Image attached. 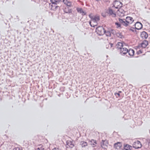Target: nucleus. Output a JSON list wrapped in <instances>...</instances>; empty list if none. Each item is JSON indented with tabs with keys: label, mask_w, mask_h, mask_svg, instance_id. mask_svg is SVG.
Segmentation results:
<instances>
[{
	"label": "nucleus",
	"mask_w": 150,
	"mask_h": 150,
	"mask_svg": "<svg viewBox=\"0 0 150 150\" xmlns=\"http://www.w3.org/2000/svg\"><path fill=\"white\" fill-rule=\"evenodd\" d=\"M103 28L101 26H98L96 29V31L99 36H102L103 34Z\"/></svg>",
	"instance_id": "f257e3e1"
},
{
	"label": "nucleus",
	"mask_w": 150,
	"mask_h": 150,
	"mask_svg": "<svg viewBox=\"0 0 150 150\" xmlns=\"http://www.w3.org/2000/svg\"><path fill=\"white\" fill-rule=\"evenodd\" d=\"M142 144L139 141H136L134 142L133 144V147L135 149L140 148L142 147Z\"/></svg>",
	"instance_id": "f03ea898"
},
{
	"label": "nucleus",
	"mask_w": 150,
	"mask_h": 150,
	"mask_svg": "<svg viewBox=\"0 0 150 150\" xmlns=\"http://www.w3.org/2000/svg\"><path fill=\"white\" fill-rule=\"evenodd\" d=\"M51 3L52 4L51 5V9L54 11H56L59 8H60V7L59 6H57V5L58 4L55 3L54 2H53L52 0H50Z\"/></svg>",
	"instance_id": "7ed1b4c3"
},
{
	"label": "nucleus",
	"mask_w": 150,
	"mask_h": 150,
	"mask_svg": "<svg viewBox=\"0 0 150 150\" xmlns=\"http://www.w3.org/2000/svg\"><path fill=\"white\" fill-rule=\"evenodd\" d=\"M136 29L139 30L141 29L142 28V23L139 22H137L134 25Z\"/></svg>",
	"instance_id": "20e7f679"
},
{
	"label": "nucleus",
	"mask_w": 150,
	"mask_h": 150,
	"mask_svg": "<svg viewBox=\"0 0 150 150\" xmlns=\"http://www.w3.org/2000/svg\"><path fill=\"white\" fill-rule=\"evenodd\" d=\"M148 44V41L146 40H144L143 41L141 44H139L137 46V47H141L142 48H145Z\"/></svg>",
	"instance_id": "39448f33"
},
{
	"label": "nucleus",
	"mask_w": 150,
	"mask_h": 150,
	"mask_svg": "<svg viewBox=\"0 0 150 150\" xmlns=\"http://www.w3.org/2000/svg\"><path fill=\"white\" fill-rule=\"evenodd\" d=\"M128 50L125 47H122L120 49V54L121 55H125L127 53Z\"/></svg>",
	"instance_id": "423d86ee"
},
{
	"label": "nucleus",
	"mask_w": 150,
	"mask_h": 150,
	"mask_svg": "<svg viewBox=\"0 0 150 150\" xmlns=\"http://www.w3.org/2000/svg\"><path fill=\"white\" fill-rule=\"evenodd\" d=\"M122 146V143L120 142H117L114 144V147L117 149H120Z\"/></svg>",
	"instance_id": "0eeeda50"
},
{
	"label": "nucleus",
	"mask_w": 150,
	"mask_h": 150,
	"mask_svg": "<svg viewBox=\"0 0 150 150\" xmlns=\"http://www.w3.org/2000/svg\"><path fill=\"white\" fill-rule=\"evenodd\" d=\"M125 21L127 23L131 24L134 21V20L132 17L127 16L126 18Z\"/></svg>",
	"instance_id": "6e6552de"
},
{
	"label": "nucleus",
	"mask_w": 150,
	"mask_h": 150,
	"mask_svg": "<svg viewBox=\"0 0 150 150\" xmlns=\"http://www.w3.org/2000/svg\"><path fill=\"white\" fill-rule=\"evenodd\" d=\"M123 149L125 150H131L132 146L129 144H125L123 145Z\"/></svg>",
	"instance_id": "1a4fd4ad"
},
{
	"label": "nucleus",
	"mask_w": 150,
	"mask_h": 150,
	"mask_svg": "<svg viewBox=\"0 0 150 150\" xmlns=\"http://www.w3.org/2000/svg\"><path fill=\"white\" fill-rule=\"evenodd\" d=\"M112 33L114 34H115L119 38H124V36L121 33H115L114 30H112Z\"/></svg>",
	"instance_id": "9d476101"
},
{
	"label": "nucleus",
	"mask_w": 150,
	"mask_h": 150,
	"mask_svg": "<svg viewBox=\"0 0 150 150\" xmlns=\"http://www.w3.org/2000/svg\"><path fill=\"white\" fill-rule=\"evenodd\" d=\"M89 17L91 18V20L93 22H96L97 21L100 20L99 17H95L94 18H93L92 16H91L90 15L89 16Z\"/></svg>",
	"instance_id": "9b49d317"
},
{
	"label": "nucleus",
	"mask_w": 150,
	"mask_h": 150,
	"mask_svg": "<svg viewBox=\"0 0 150 150\" xmlns=\"http://www.w3.org/2000/svg\"><path fill=\"white\" fill-rule=\"evenodd\" d=\"M122 4L120 1H118L117 0H115L114 2V6H118L119 8H121L122 6Z\"/></svg>",
	"instance_id": "f8f14e48"
},
{
	"label": "nucleus",
	"mask_w": 150,
	"mask_h": 150,
	"mask_svg": "<svg viewBox=\"0 0 150 150\" xmlns=\"http://www.w3.org/2000/svg\"><path fill=\"white\" fill-rule=\"evenodd\" d=\"M140 35L143 39H146L148 36L147 33L144 31L142 32Z\"/></svg>",
	"instance_id": "ddd939ff"
},
{
	"label": "nucleus",
	"mask_w": 150,
	"mask_h": 150,
	"mask_svg": "<svg viewBox=\"0 0 150 150\" xmlns=\"http://www.w3.org/2000/svg\"><path fill=\"white\" fill-rule=\"evenodd\" d=\"M127 53L130 56H133L134 53V50L132 49H130L128 50Z\"/></svg>",
	"instance_id": "4468645a"
},
{
	"label": "nucleus",
	"mask_w": 150,
	"mask_h": 150,
	"mask_svg": "<svg viewBox=\"0 0 150 150\" xmlns=\"http://www.w3.org/2000/svg\"><path fill=\"white\" fill-rule=\"evenodd\" d=\"M64 11L65 13H71L72 12V9H70L68 7H67L65 8V9L64 10Z\"/></svg>",
	"instance_id": "2eb2a0df"
},
{
	"label": "nucleus",
	"mask_w": 150,
	"mask_h": 150,
	"mask_svg": "<svg viewBox=\"0 0 150 150\" xmlns=\"http://www.w3.org/2000/svg\"><path fill=\"white\" fill-rule=\"evenodd\" d=\"M117 47L119 49L123 47L124 46L123 43L122 42H118L117 45Z\"/></svg>",
	"instance_id": "dca6fc26"
},
{
	"label": "nucleus",
	"mask_w": 150,
	"mask_h": 150,
	"mask_svg": "<svg viewBox=\"0 0 150 150\" xmlns=\"http://www.w3.org/2000/svg\"><path fill=\"white\" fill-rule=\"evenodd\" d=\"M108 13L110 15H113V16L114 17H115L116 16V14L115 13H113L112 10L111 9H109V12Z\"/></svg>",
	"instance_id": "f3484780"
},
{
	"label": "nucleus",
	"mask_w": 150,
	"mask_h": 150,
	"mask_svg": "<svg viewBox=\"0 0 150 150\" xmlns=\"http://www.w3.org/2000/svg\"><path fill=\"white\" fill-rule=\"evenodd\" d=\"M104 34H105L107 36H110L111 35V34L110 32L108 31H106L104 29Z\"/></svg>",
	"instance_id": "a211bd4d"
},
{
	"label": "nucleus",
	"mask_w": 150,
	"mask_h": 150,
	"mask_svg": "<svg viewBox=\"0 0 150 150\" xmlns=\"http://www.w3.org/2000/svg\"><path fill=\"white\" fill-rule=\"evenodd\" d=\"M93 23L92 24V23L91 21L89 22V23L90 25V26L91 27H95L97 25V23L96 22H93Z\"/></svg>",
	"instance_id": "6ab92c4d"
},
{
	"label": "nucleus",
	"mask_w": 150,
	"mask_h": 150,
	"mask_svg": "<svg viewBox=\"0 0 150 150\" xmlns=\"http://www.w3.org/2000/svg\"><path fill=\"white\" fill-rule=\"evenodd\" d=\"M64 4H65L68 6L70 7L71 6V2L69 1L68 0H66L65 2L64 3Z\"/></svg>",
	"instance_id": "aec40b11"
},
{
	"label": "nucleus",
	"mask_w": 150,
	"mask_h": 150,
	"mask_svg": "<svg viewBox=\"0 0 150 150\" xmlns=\"http://www.w3.org/2000/svg\"><path fill=\"white\" fill-rule=\"evenodd\" d=\"M90 142H91V144L92 145H93V147H94V145H95L94 144H96V141L94 139H92L90 141Z\"/></svg>",
	"instance_id": "412c9836"
},
{
	"label": "nucleus",
	"mask_w": 150,
	"mask_h": 150,
	"mask_svg": "<svg viewBox=\"0 0 150 150\" xmlns=\"http://www.w3.org/2000/svg\"><path fill=\"white\" fill-rule=\"evenodd\" d=\"M76 10L77 11L81 14L82 12H83V9L82 8H76Z\"/></svg>",
	"instance_id": "4be33fe9"
},
{
	"label": "nucleus",
	"mask_w": 150,
	"mask_h": 150,
	"mask_svg": "<svg viewBox=\"0 0 150 150\" xmlns=\"http://www.w3.org/2000/svg\"><path fill=\"white\" fill-rule=\"evenodd\" d=\"M81 142H83L81 144L82 147H85L87 146V143L86 142H85L84 141H81Z\"/></svg>",
	"instance_id": "5701e85b"
},
{
	"label": "nucleus",
	"mask_w": 150,
	"mask_h": 150,
	"mask_svg": "<svg viewBox=\"0 0 150 150\" xmlns=\"http://www.w3.org/2000/svg\"><path fill=\"white\" fill-rule=\"evenodd\" d=\"M122 24L125 27H127L129 25V24L127 23V22H126L125 19Z\"/></svg>",
	"instance_id": "b1692460"
},
{
	"label": "nucleus",
	"mask_w": 150,
	"mask_h": 150,
	"mask_svg": "<svg viewBox=\"0 0 150 150\" xmlns=\"http://www.w3.org/2000/svg\"><path fill=\"white\" fill-rule=\"evenodd\" d=\"M115 24L117 25L116 28H121V24L119 23L118 22H116L115 23Z\"/></svg>",
	"instance_id": "393cba45"
},
{
	"label": "nucleus",
	"mask_w": 150,
	"mask_h": 150,
	"mask_svg": "<svg viewBox=\"0 0 150 150\" xmlns=\"http://www.w3.org/2000/svg\"><path fill=\"white\" fill-rule=\"evenodd\" d=\"M108 144V140H104V145H105V146H107Z\"/></svg>",
	"instance_id": "a878e982"
},
{
	"label": "nucleus",
	"mask_w": 150,
	"mask_h": 150,
	"mask_svg": "<svg viewBox=\"0 0 150 150\" xmlns=\"http://www.w3.org/2000/svg\"><path fill=\"white\" fill-rule=\"evenodd\" d=\"M118 11L121 13H124V12H125L123 9L120 8L118 10Z\"/></svg>",
	"instance_id": "bb28decb"
},
{
	"label": "nucleus",
	"mask_w": 150,
	"mask_h": 150,
	"mask_svg": "<svg viewBox=\"0 0 150 150\" xmlns=\"http://www.w3.org/2000/svg\"><path fill=\"white\" fill-rule=\"evenodd\" d=\"M125 19H121L120 18H119L118 20L120 22V23H121L122 24L124 21H125Z\"/></svg>",
	"instance_id": "cd10ccee"
},
{
	"label": "nucleus",
	"mask_w": 150,
	"mask_h": 150,
	"mask_svg": "<svg viewBox=\"0 0 150 150\" xmlns=\"http://www.w3.org/2000/svg\"><path fill=\"white\" fill-rule=\"evenodd\" d=\"M39 146H40L39 147H38L37 148V149L39 150H44V148H42V146L41 145H39Z\"/></svg>",
	"instance_id": "c85d7f7f"
},
{
	"label": "nucleus",
	"mask_w": 150,
	"mask_h": 150,
	"mask_svg": "<svg viewBox=\"0 0 150 150\" xmlns=\"http://www.w3.org/2000/svg\"><path fill=\"white\" fill-rule=\"evenodd\" d=\"M69 142L70 143L69 144V146L70 147H71V148H72L74 146V144H73L72 143V142H71L70 141Z\"/></svg>",
	"instance_id": "c756f323"
},
{
	"label": "nucleus",
	"mask_w": 150,
	"mask_h": 150,
	"mask_svg": "<svg viewBox=\"0 0 150 150\" xmlns=\"http://www.w3.org/2000/svg\"><path fill=\"white\" fill-rule=\"evenodd\" d=\"M135 29L133 27H131V28L129 29V30H131L133 32H134V29Z\"/></svg>",
	"instance_id": "7c9ffc66"
},
{
	"label": "nucleus",
	"mask_w": 150,
	"mask_h": 150,
	"mask_svg": "<svg viewBox=\"0 0 150 150\" xmlns=\"http://www.w3.org/2000/svg\"><path fill=\"white\" fill-rule=\"evenodd\" d=\"M142 53V52L141 50H139L137 52V53L138 54H139Z\"/></svg>",
	"instance_id": "2f4dec72"
},
{
	"label": "nucleus",
	"mask_w": 150,
	"mask_h": 150,
	"mask_svg": "<svg viewBox=\"0 0 150 150\" xmlns=\"http://www.w3.org/2000/svg\"><path fill=\"white\" fill-rule=\"evenodd\" d=\"M115 95L116 96H117V95L119 97L120 96V94L118 93H115Z\"/></svg>",
	"instance_id": "473e14b6"
},
{
	"label": "nucleus",
	"mask_w": 150,
	"mask_h": 150,
	"mask_svg": "<svg viewBox=\"0 0 150 150\" xmlns=\"http://www.w3.org/2000/svg\"><path fill=\"white\" fill-rule=\"evenodd\" d=\"M82 15L83 16H84V15H86V13L84 12L83 11V12H82Z\"/></svg>",
	"instance_id": "72a5a7b5"
},
{
	"label": "nucleus",
	"mask_w": 150,
	"mask_h": 150,
	"mask_svg": "<svg viewBox=\"0 0 150 150\" xmlns=\"http://www.w3.org/2000/svg\"><path fill=\"white\" fill-rule=\"evenodd\" d=\"M101 146L103 148V140H102V142L101 143Z\"/></svg>",
	"instance_id": "f704fd0d"
},
{
	"label": "nucleus",
	"mask_w": 150,
	"mask_h": 150,
	"mask_svg": "<svg viewBox=\"0 0 150 150\" xmlns=\"http://www.w3.org/2000/svg\"><path fill=\"white\" fill-rule=\"evenodd\" d=\"M104 1L109 3L110 2V0H104Z\"/></svg>",
	"instance_id": "c9c22d12"
},
{
	"label": "nucleus",
	"mask_w": 150,
	"mask_h": 150,
	"mask_svg": "<svg viewBox=\"0 0 150 150\" xmlns=\"http://www.w3.org/2000/svg\"><path fill=\"white\" fill-rule=\"evenodd\" d=\"M109 44L110 45V47H112V46H113V44L111 43H109Z\"/></svg>",
	"instance_id": "e433bc0d"
},
{
	"label": "nucleus",
	"mask_w": 150,
	"mask_h": 150,
	"mask_svg": "<svg viewBox=\"0 0 150 150\" xmlns=\"http://www.w3.org/2000/svg\"><path fill=\"white\" fill-rule=\"evenodd\" d=\"M16 148L17 150H22V149H21L19 147H17Z\"/></svg>",
	"instance_id": "4c0bfd02"
},
{
	"label": "nucleus",
	"mask_w": 150,
	"mask_h": 150,
	"mask_svg": "<svg viewBox=\"0 0 150 150\" xmlns=\"http://www.w3.org/2000/svg\"><path fill=\"white\" fill-rule=\"evenodd\" d=\"M115 8L117 9L119 8H120L118 6H114Z\"/></svg>",
	"instance_id": "58836bf2"
},
{
	"label": "nucleus",
	"mask_w": 150,
	"mask_h": 150,
	"mask_svg": "<svg viewBox=\"0 0 150 150\" xmlns=\"http://www.w3.org/2000/svg\"><path fill=\"white\" fill-rule=\"evenodd\" d=\"M67 145H69V144H70V143L69 142H68V141H67Z\"/></svg>",
	"instance_id": "ea45409f"
},
{
	"label": "nucleus",
	"mask_w": 150,
	"mask_h": 150,
	"mask_svg": "<svg viewBox=\"0 0 150 150\" xmlns=\"http://www.w3.org/2000/svg\"><path fill=\"white\" fill-rule=\"evenodd\" d=\"M134 33H136V34H137V30H134Z\"/></svg>",
	"instance_id": "a19ab883"
},
{
	"label": "nucleus",
	"mask_w": 150,
	"mask_h": 150,
	"mask_svg": "<svg viewBox=\"0 0 150 150\" xmlns=\"http://www.w3.org/2000/svg\"><path fill=\"white\" fill-rule=\"evenodd\" d=\"M13 150H17V149L16 148H14L13 149Z\"/></svg>",
	"instance_id": "79ce46f5"
},
{
	"label": "nucleus",
	"mask_w": 150,
	"mask_h": 150,
	"mask_svg": "<svg viewBox=\"0 0 150 150\" xmlns=\"http://www.w3.org/2000/svg\"><path fill=\"white\" fill-rule=\"evenodd\" d=\"M44 1L47 2L48 0H43Z\"/></svg>",
	"instance_id": "37998d69"
},
{
	"label": "nucleus",
	"mask_w": 150,
	"mask_h": 150,
	"mask_svg": "<svg viewBox=\"0 0 150 150\" xmlns=\"http://www.w3.org/2000/svg\"><path fill=\"white\" fill-rule=\"evenodd\" d=\"M65 1H65V0H63V2H64V3L65 2Z\"/></svg>",
	"instance_id": "c03bdc74"
},
{
	"label": "nucleus",
	"mask_w": 150,
	"mask_h": 150,
	"mask_svg": "<svg viewBox=\"0 0 150 150\" xmlns=\"http://www.w3.org/2000/svg\"><path fill=\"white\" fill-rule=\"evenodd\" d=\"M122 93V91H118V93Z\"/></svg>",
	"instance_id": "a18cd8bd"
},
{
	"label": "nucleus",
	"mask_w": 150,
	"mask_h": 150,
	"mask_svg": "<svg viewBox=\"0 0 150 150\" xmlns=\"http://www.w3.org/2000/svg\"><path fill=\"white\" fill-rule=\"evenodd\" d=\"M101 15H102V16H103V13H101Z\"/></svg>",
	"instance_id": "49530a36"
},
{
	"label": "nucleus",
	"mask_w": 150,
	"mask_h": 150,
	"mask_svg": "<svg viewBox=\"0 0 150 150\" xmlns=\"http://www.w3.org/2000/svg\"><path fill=\"white\" fill-rule=\"evenodd\" d=\"M0 15L1 16H2V14L1 13H0Z\"/></svg>",
	"instance_id": "de8ad7c7"
},
{
	"label": "nucleus",
	"mask_w": 150,
	"mask_h": 150,
	"mask_svg": "<svg viewBox=\"0 0 150 150\" xmlns=\"http://www.w3.org/2000/svg\"><path fill=\"white\" fill-rule=\"evenodd\" d=\"M98 38H99L100 39H102V38H100L99 37H98Z\"/></svg>",
	"instance_id": "09e8293b"
},
{
	"label": "nucleus",
	"mask_w": 150,
	"mask_h": 150,
	"mask_svg": "<svg viewBox=\"0 0 150 150\" xmlns=\"http://www.w3.org/2000/svg\"><path fill=\"white\" fill-rule=\"evenodd\" d=\"M99 100V101H101V100Z\"/></svg>",
	"instance_id": "8fccbe9b"
},
{
	"label": "nucleus",
	"mask_w": 150,
	"mask_h": 150,
	"mask_svg": "<svg viewBox=\"0 0 150 150\" xmlns=\"http://www.w3.org/2000/svg\"><path fill=\"white\" fill-rule=\"evenodd\" d=\"M107 47H108V46H107V45H106V47L107 48Z\"/></svg>",
	"instance_id": "3c124183"
},
{
	"label": "nucleus",
	"mask_w": 150,
	"mask_h": 150,
	"mask_svg": "<svg viewBox=\"0 0 150 150\" xmlns=\"http://www.w3.org/2000/svg\"><path fill=\"white\" fill-rule=\"evenodd\" d=\"M107 47H108V46H107V45H106V47L107 48Z\"/></svg>",
	"instance_id": "603ef678"
}]
</instances>
